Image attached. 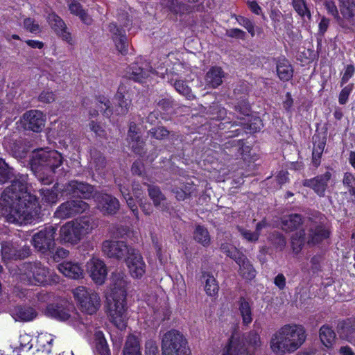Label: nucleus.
<instances>
[{
  "instance_id": "a19ab883",
  "label": "nucleus",
  "mask_w": 355,
  "mask_h": 355,
  "mask_svg": "<svg viewBox=\"0 0 355 355\" xmlns=\"http://www.w3.org/2000/svg\"><path fill=\"white\" fill-rule=\"evenodd\" d=\"M123 355H141L140 345L135 336L128 337L123 349Z\"/></svg>"
},
{
  "instance_id": "e2e57ef3",
  "label": "nucleus",
  "mask_w": 355,
  "mask_h": 355,
  "mask_svg": "<svg viewBox=\"0 0 355 355\" xmlns=\"http://www.w3.org/2000/svg\"><path fill=\"white\" fill-rule=\"evenodd\" d=\"M353 89V85H348L345 87L339 94L338 102L340 105H345L348 100V97Z\"/></svg>"
},
{
  "instance_id": "f704fd0d",
  "label": "nucleus",
  "mask_w": 355,
  "mask_h": 355,
  "mask_svg": "<svg viewBox=\"0 0 355 355\" xmlns=\"http://www.w3.org/2000/svg\"><path fill=\"white\" fill-rule=\"evenodd\" d=\"M196 191V187L190 182L181 184L173 189L175 198L178 200H184L189 198Z\"/></svg>"
},
{
  "instance_id": "9d476101",
  "label": "nucleus",
  "mask_w": 355,
  "mask_h": 355,
  "mask_svg": "<svg viewBox=\"0 0 355 355\" xmlns=\"http://www.w3.org/2000/svg\"><path fill=\"white\" fill-rule=\"evenodd\" d=\"M118 20L120 23L119 26L115 23L109 24V32L116 50L121 55H126L128 52V41L123 27L128 25V16L126 13L122 14L119 17Z\"/></svg>"
},
{
  "instance_id": "9b49d317",
  "label": "nucleus",
  "mask_w": 355,
  "mask_h": 355,
  "mask_svg": "<svg viewBox=\"0 0 355 355\" xmlns=\"http://www.w3.org/2000/svg\"><path fill=\"white\" fill-rule=\"evenodd\" d=\"M45 313L46 315L57 320L62 321L68 320L69 324L79 329H82V326L85 325L83 319L78 313L72 311V314H71L69 311L64 309L62 306L49 304L46 307Z\"/></svg>"
},
{
  "instance_id": "864d4df0",
  "label": "nucleus",
  "mask_w": 355,
  "mask_h": 355,
  "mask_svg": "<svg viewBox=\"0 0 355 355\" xmlns=\"http://www.w3.org/2000/svg\"><path fill=\"white\" fill-rule=\"evenodd\" d=\"M92 161L91 165L92 167L95 168L96 171H100L105 166V157L102 156V155L96 151L94 150L91 153Z\"/></svg>"
},
{
  "instance_id": "bf43d9fd",
  "label": "nucleus",
  "mask_w": 355,
  "mask_h": 355,
  "mask_svg": "<svg viewBox=\"0 0 355 355\" xmlns=\"http://www.w3.org/2000/svg\"><path fill=\"white\" fill-rule=\"evenodd\" d=\"M174 87L178 92L187 98L191 99L193 97L191 89L183 81L176 80L174 83Z\"/></svg>"
},
{
  "instance_id": "79ce46f5",
  "label": "nucleus",
  "mask_w": 355,
  "mask_h": 355,
  "mask_svg": "<svg viewBox=\"0 0 355 355\" xmlns=\"http://www.w3.org/2000/svg\"><path fill=\"white\" fill-rule=\"evenodd\" d=\"M202 278L205 282V291L210 296H215L219 290L218 284L214 277L209 272H205Z\"/></svg>"
},
{
  "instance_id": "5701e85b",
  "label": "nucleus",
  "mask_w": 355,
  "mask_h": 355,
  "mask_svg": "<svg viewBox=\"0 0 355 355\" xmlns=\"http://www.w3.org/2000/svg\"><path fill=\"white\" fill-rule=\"evenodd\" d=\"M236 109L239 110L241 113L244 116V117L241 118V121L239 122V125H243L244 128L249 129L254 132L259 131L262 128L263 123L259 117L254 118V121L251 122L252 117L250 116V109L247 103H245L242 107L237 105Z\"/></svg>"
},
{
  "instance_id": "4468645a",
  "label": "nucleus",
  "mask_w": 355,
  "mask_h": 355,
  "mask_svg": "<svg viewBox=\"0 0 355 355\" xmlns=\"http://www.w3.org/2000/svg\"><path fill=\"white\" fill-rule=\"evenodd\" d=\"M89 205L82 200H72L61 204L54 213L55 217L64 219L87 210Z\"/></svg>"
},
{
  "instance_id": "cd10ccee",
  "label": "nucleus",
  "mask_w": 355,
  "mask_h": 355,
  "mask_svg": "<svg viewBox=\"0 0 355 355\" xmlns=\"http://www.w3.org/2000/svg\"><path fill=\"white\" fill-rule=\"evenodd\" d=\"M11 315L15 320L28 322L36 318L37 312L32 307L18 306L11 310Z\"/></svg>"
},
{
  "instance_id": "4be33fe9",
  "label": "nucleus",
  "mask_w": 355,
  "mask_h": 355,
  "mask_svg": "<svg viewBox=\"0 0 355 355\" xmlns=\"http://www.w3.org/2000/svg\"><path fill=\"white\" fill-rule=\"evenodd\" d=\"M63 191L66 195L78 196L85 199L95 196H93V187L91 185L76 180L67 183L64 186Z\"/></svg>"
},
{
  "instance_id": "69168bd1",
  "label": "nucleus",
  "mask_w": 355,
  "mask_h": 355,
  "mask_svg": "<svg viewBox=\"0 0 355 355\" xmlns=\"http://www.w3.org/2000/svg\"><path fill=\"white\" fill-rule=\"evenodd\" d=\"M150 135L157 139H163L168 135V131L164 127L153 128L150 131Z\"/></svg>"
},
{
  "instance_id": "dca6fc26",
  "label": "nucleus",
  "mask_w": 355,
  "mask_h": 355,
  "mask_svg": "<svg viewBox=\"0 0 355 355\" xmlns=\"http://www.w3.org/2000/svg\"><path fill=\"white\" fill-rule=\"evenodd\" d=\"M129 273L133 278H141L146 272V263L141 254L133 248L125 259Z\"/></svg>"
},
{
  "instance_id": "3c124183",
  "label": "nucleus",
  "mask_w": 355,
  "mask_h": 355,
  "mask_svg": "<svg viewBox=\"0 0 355 355\" xmlns=\"http://www.w3.org/2000/svg\"><path fill=\"white\" fill-rule=\"evenodd\" d=\"M148 195L155 207L161 206L165 200L164 196L157 187L149 186Z\"/></svg>"
},
{
  "instance_id": "ddd939ff",
  "label": "nucleus",
  "mask_w": 355,
  "mask_h": 355,
  "mask_svg": "<svg viewBox=\"0 0 355 355\" xmlns=\"http://www.w3.org/2000/svg\"><path fill=\"white\" fill-rule=\"evenodd\" d=\"M29 248L22 241H6L1 244V255L4 262L8 260L22 259L29 254Z\"/></svg>"
},
{
  "instance_id": "7c9ffc66",
  "label": "nucleus",
  "mask_w": 355,
  "mask_h": 355,
  "mask_svg": "<svg viewBox=\"0 0 355 355\" xmlns=\"http://www.w3.org/2000/svg\"><path fill=\"white\" fill-rule=\"evenodd\" d=\"M338 333L341 338L353 343L354 339L353 334L355 333V320L347 319L340 322Z\"/></svg>"
},
{
  "instance_id": "a878e982",
  "label": "nucleus",
  "mask_w": 355,
  "mask_h": 355,
  "mask_svg": "<svg viewBox=\"0 0 355 355\" xmlns=\"http://www.w3.org/2000/svg\"><path fill=\"white\" fill-rule=\"evenodd\" d=\"M144 65L147 66L146 64L144 63L141 64L139 63L132 64L128 68L126 76L129 79H132L135 81L142 82L144 79L147 78L151 73V70L148 68H145Z\"/></svg>"
},
{
  "instance_id": "5fc2aeb1",
  "label": "nucleus",
  "mask_w": 355,
  "mask_h": 355,
  "mask_svg": "<svg viewBox=\"0 0 355 355\" xmlns=\"http://www.w3.org/2000/svg\"><path fill=\"white\" fill-rule=\"evenodd\" d=\"M220 249L227 256L233 259L235 261L243 255L234 246L228 243L222 244Z\"/></svg>"
},
{
  "instance_id": "6e6d98bb",
  "label": "nucleus",
  "mask_w": 355,
  "mask_h": 355,
  "mask_svg": "<svg viewBox=\"0 0 355 355\" xmlns=\"http://www.w3.org/2000/svg\"><path fill=\"white\" fill-rule=\"evenodd\" d=\"M293 6L295 10L302 17L306 16L310 18L311 13L308 10L304 0H293Z\"/></svg>"
},
{
  "instance_id": "c9c22d12",
  "label": "nucleus",
  "mask_w": 355,
  "mask_h": 355,
  "mask_svg": "<svg viewBox=\"0 0 355 355\" xmlns=\"http://www.w3.org/2000/svg\"><path fill=\"white\" fill-rule=\"evenodd\" d=\"M69 9L71 14L78 16L83 23L90 25L92 23V17L83 8L80 3L72 1L69 3Z\"/></svg>"
},
{
  "instance_id": "a18cd8bd",
  "label": "nucleus",
  "mask_w": 355,
  "mask_h": 355,
  "mask_svg": "<svg viewBox=\"0 0 355 355\" xmlns=\"http://www.w3.org/2000/svg\"><path fill=\"white\" fill-rule=\"evenodd\" d=\"M40 194L43 202L52 205L55 203L58 200V187H53L51 189H41Z\"/></svg>"
},
{
  "instance_id": "0e129e2a",
  "label": "nucleus",
  "mask_w": 355,
  "mask_h": 355,
  "mask_svg": "<svg viewBox=\"0 0 355 355\" xmlns=\"http://www.w3.org/2000/svg\"><path fill=\"white\" fill-rule=\"evenodd\" d=\"M39 101L45 103H50L55 101V94L52 91L49 89L43 90L41 94L39 95Z\"/></svg>"
},
{
  "instance_id": "412c9836",
  "label": "nucleus",
  "mask_w": 355,
  "mask_h": 355,
  "mask_svg": "<svg viewBox=\"0 0 355 355\" xmlns=\"http://www.w3.org/2000/svg\"><path fill=\"white\" fill-rule=\"evenodd\" d=\"M94 198L97 203V208L103 214H114L119 209V200L111 195L98 193L95 195Z\"/></svg>"
},
{
  "instance_id": "37998d69",
  "label": "nucleus",
  "mask_w": 355,
  "mask_h": 355,
  "mask_svg": "<svg viewBox=\"0 0 355 355\" xmlns=\"http://www.w3.org/2000/svg\"><path fill=\"white\" fill-rule=\"evenodd\" d=\"M302 223V218L299 214H291L282 219V227L285 231H293Z\"/></svg>"
},
{
  "instance_id": "f3484780",
  "label": "nucleus",
  "mask_w": 355,
  "mask_h": 355,
  "mask_svg": "<svg viewBox=\"0 0 355 355\" xmlns=\"http://www.w3.org/2000/svg\"><path fill=\"white\" fill-rule=\"evenodd\" d=\"M56 229L50 226L40 231L33 237L34 247L42 252L50 250L54 245V236Z\"/></svg>"
},
{
  "instance_id": "f03ea898",
  "label": "nucleus",
  "mask_w": 355,
  "mask_h": 355,
  "mask_svg": "<svg viewBox=\"0 0 355 355\" xmlns=\"http://www.w3.org/2000/svg\"><path fill=\"white\" fill-rule=\"evenodd\" d=\"M128 284V277L123 272H114L107 294L108 315L111 322L120 329L126 327L128 318L125 303Z\"/></svg>"
},
{
  "instance_id": "0eeeda50",
  "label": "nucleus",
  "mask_w": 355,
  "mask_h": 355,
  "mask_svg": "<svg viewBox=\"0 0 355 355\" xmlns=\"http://www.w3.org/2000/svg\"><path fill=\"white\" fill-rule=\"evenodd\" d=\"M94 225L86 217H82L66 223L60 227V236L62 241L77 243L86 235L90 234Z\"/></svg>"
},
{
  "instance_id": "2eb2a0df",
  "label": "nucleus",
  "mask_w": 355,
  "mask_h": 355,
  "mask_svg": "<svg viewBox=\"0 0 355 355\" xmlns=\"http://www.w3.org/2000/svg\"><path fill=\"white\" fill-rule=\"evenodd\" d=\"M133 248L124 241L106 240L102 243V251L109 258L116 259H125Z\"/></svg>"
},
{
  "instance_id": "680f3d73",
  "label": "nucleus",
  "mask_w": 355,
  "mask_h": 355,
  "mask_svg": "<svg viewBox=\"0 0 355 355\" xmlns=\"http://www.w3.org/2000/svg\"><path fill=\"white\" fill-rule=\"evenodd\" d=\"M325 146V142L324 141L319 142L318 144H314L313 150V159L315 164H318V160L320 158V156L324 150Z\"/></svg>"
},
{
  "instance_id": "423d86ee",
  "label": "nucleus",
  "mask_w": 355,
  "mask_h": 355,
  "mask_svg": "<svg viewBox=\"0 0 355 355\" xmlns=\"http://www.w3.org/2000/svg\"><path fill=\"white\" fill-rule=\"evenodd\" d=\"M246 344L256 349L261 345L260 336L255 331H250L243 338L238 334H233L222 355H253L246 347Z\"/></svg>"
},
{
  "instance_id": "4c0bfd02",
  "label": "nucleus",
  "mask_w": 355,
  "mask_h": 355,
  "mask_svg": "<svg viewBox=\"0 0 355 355\" xmlns=\"http://www.w3.org/2000/svg\"><path fill=\"white\" fill-rule=\"evenodd\" d=\"M128 184L124 182L123 184L119 183L120 191L125 200L128 207L130 209L133 214L137 218H139V211L137 209V203L135 200L131 196L129 189L126 187Z\"/></svg>"
},
{
  "instance_id": "f257e3e1",
  "label": "nucleus",
  "mask_w": 355,
  "mask_h": 355,
  "mask_svg": "<svg viewBox=\"0 0 355 355\" xmlns=\"http://www.w3.org/2000/svg\"><path fill=\"white\" fill-rule=\"evenodd\" d=\"M27 179L25 175L15 177L11 185L1 193L0 216L8 223L20 225L31 223L38 214L40 206L36 196L31 193Z\"/></svg>"
},
{
  "instance_id": "aec40b11",
  "label": "nucleus",
  "mask_w": 355,
  "mask_h": 355,
  "mask_svg": "<svg viewBox=\"0 0 355 355\" xmlns=\"http://www.w3.org/2000/svg\"><path fill=\"white\" fill-rule=\"evenodd\" d=\"M46 20L57 35L70 45L74 44L71 33L69 31L64 21L55 12H51L46 17Z\"/></svg>"
},
{
  "instance_id": "b1692460",
  "label": "nucleus",
  "mask_w": 355,
  "mask_h": 355,
  "mask_svg": "<svg viewBox=\"0 0 355 355\" xmlns=\"http://www.w3.org/2000/svg\"><path fill=\"white\" fill-rule=\"evenodd\" d=\"M59 271L64 276L73 279H79L83 277L84 270L76 262L64 261L58 265Z\"/></svg>"
},
{
  "instance_id": "1a4fd4ad",
  "label": "nucleus",
  "mask_w": 355,
  "mask_h": 355,
  "mask_svg": "<svg viewBox=\"0 0 355 355\" xmlns=\"http://www.w3.org/2000/svg\"><path fill=\"white\" fill-rule=\"evenodd\" d=\"M162 348V355H188L187 340L176 330L168 331L163 336Z\"/></svg>"
},
{
  "instance_id": "603ef678",
  "label": "nucleus",
  "mask_w": 355,
  "mask_h": 355,
  "mask_svg": "<svg viewBox=\"0 0 355 355\" xmlns=\"http://www.w3.org/2000/svg\"><path fill=\"white\" fill-rule=\"evenodd\" d=\"M23 27L26 31L33 34H38L42 32V27L39 23L31 17L24 19Z\"/></svg>"
},
{
  "instance_id": "39448f33",
  "label": "nucleus",
  "mask_w": 355,
  "mask_h": 355,
  "mask_svg": "<svg viewBox=\"0 0 355 355\" xmlns=\"http://www.w3.org/2000/svg\"><path fill=\"white\" fill-rule=\"evenodd\" d=\"M10 273L20 282L33 286L58 283L59 276L40 261L26 262L19 267L8 266Z\"/></svg>"
},
{
  "instance_id": "473e14b6",
  "label": "nucleus",
  "mask_w": 355,
  "mask_h": 355,
  "mask_svg": "<svg viewBox=\"0 0 355 355\" xmlns=\"http://www.w3.org/2000/svg\"><path fill=\"white\" fill-rule=\"evenodd\" d=\"M277 73L280 80L288 81L293 77V69L289 62L282 58L277 61Z\"/></svg>"
},
{
  "instance_id": "a211bd4d",
  "label": "nucleus",
  "mask_w": 355,
  "mask_h": 355,
  "mask_svg": "<svg viewBox=\"0 0 355 355\" xmlns=\"http://www.w3.org/2000/svg\"><path fill=\"white\" fill-rule=\"evenodd\" d=\"M86 268L89 277L95 284L98 285L104 284L107 275V270L103 261L92 257L87 262Z\"/></svg>"
},
{
  "instance_id": "bb28decb",
  "label": "nucleus",
  "mask_w": 355,
  "mask_h": 355,
  "mask_svg": "<svg viewBox=\"0 0 355 355\" xmlns=\"http://www.w3.org/2000/svg\"><path fill=\"white\" fill-rule=\"evenodd\" d=\"M225 73L219 67H211L206 73L205 81L207 88H216L223 83Z\"/></svg>"
},
{
  "instance_id": "052dcab7",
  "label": "nucleus",
  "mask_w": 355,
  "mask_h": 355,
  "mask_svg": "<svg viewBox=\"0 0 355 355\" xmlns=\"http://www.w3.org/2000/svg\"><path fill=\"white\" fill-rule=\"evenodd\" d=\"M53 341V338L52 335L49 334H41L39 335L37 338V343L44 347L46 348L47 350H49Z\"/></svg>"
},
{
  "instance_id": "4d7b16f0",
  "label": "nucleus",
  "mask_w": 355,
  "mask_h": 355,
  "mask_svg": "<svg viewBox=\"0 0 355 355\" xmlns=\"http://www.w3.org/2000/svg\"><path fill=\"white\" fill-rule=\"evenodd\" d=\"M324 5L327 12L334 17L337 24L340 26V19H342V15L340 16L339 15L335 3L332 0H325Z\"/></svg>"
},
{
  "instance_id": "7ed1b4c3",
  "label": "nucleus",
  "mask_w": 355,
  "mask_h": 355,
  "mask_svg": "<svg viewBox=\"0 0 355 355\" xmlns=\"http://www.w3.org/2000/svg\"><path fill=\"white\" fill-rule=\"evenodd\" d=\"M306 338V331L302 325L285 324L272 335L270 347L277 355L291 354L302 345Z\"/></svg>"
},
{
  "instance_id": "2f4dec72",
  "label": "nucleus",
  "mask_w": 355,
  "mask_h": 355,
  "mask_svg": "<svg viewBox=\"0 0 355 355\" xmlns=\"http://www.w3.org/2000/svg\"><path fill=\"white\" fill-rule=\"evenodd\" d=\"M236 263L239 266V272L246 280H251L256 276V270L243 254L236 259Z\"/></svg>"
},
{
  "instance_id": "c85d7f7f",
  "label": "nucleus",
  "mask_w": 355,
  "mask_h": 355,
  "mask_svg": "<svg viewBox=\"0 0 355 355\" xmlns=\"http://www.w3.org/2000/svg\"><path fill=\"white\" fill-rule=\"evenodd\" d=\"M128 140L132 150L137 154H141L143 148V141L141 139L138 128L135 123L130 124Z\"/></svg>"
},
{
  "instance_id": "de8ad7c7",
  "label": "nucleus",
  "mask_w": 355,
  "mask_h": 355,
  "mask_svg": "<svg viewBox=\"0 0 355 355\" xmlns=\"http://www.w3.org/2000/svg\"><path fill=\"white\" fill-rule=\"evenodd\" d=\"M194 239L204 246L210 243V236L207 230L200 225H198L194 231Z\"/></svg>"
},
{
  "instance_id": "09e8293b",
  "label": "nucleus",
  "mask_w": 355,
  "mask_h": 355,
  "mask_svg": "<svg viewBox=\"0 0 355 355\" xmlns=\"http://www.w3.org/2000/svg\"><path fill=\"white\" fill-rule=\"evenodd\" d=\"M15 176L14 170L3 159H0V184L6 182Z\"/></svg>"
},
{
  "instance_id": "6ab92c4d",
  "label": "nucleus",
  "mask_w": 355,
  "mask_h": 355,
  "mask_svg": "<svg viewBox=\"0 0 355 355\" xmlns=\"http://www.w3.org/2000/svg\"><path fill=\"white\" fill-rule=\"evenodd\" d=\"M21 123L25 129L39 132L44 126L45 116L41 111L31 110L23 114Z\"/></svg>"
},
{
  "instance_id": "393cba45",
  "label": "nucleus",
  "mask_w": 355,
  "mask_h": 355,
  "mask_svg": "<svg viewBox=\"0 0 355 355\" xmlns=\"http://www.w3.org/2000/svg\"><path fill=\"white\" fill-rule=\"evenodd\" d=\"M330 178L331 173L327 172L324 175L316 177L314 179L304 180L303 185L311 187L316 193L320 196H322L324 194L327 183Z\"/></svg>"
},
{
  "instance_id": "774afa93",
  "label": "nucleus",
  "mask_w": 355,
  "mask_h": 355,
  "mask_svg": "<svg viewBox=\"0 0 355 355\" xmlns=\"http://www.w3.org/2000/svg\"><path fill=\"white\" fill-rule=\"evenodd\" d=\"M146 355H159V350L156 343L148 340L146 343Z\"/></svg>"
},
{
  "instance_id": "49530a36",
  "label": "nucleus",
  "mask_w": 355,
  "mask_h": 355,
  "mask_svg": "<svg viewBox=\"0 0 355 355\" xmlns=\"http://www.w3.org/2000/svg\"><path fill=\"white\" fill-rule=\"evenodd\" d=\"M239 309L242 317L243 324H250L252 320L251 307L248 302L243 297L240 298L239 301Z\"/></svg>"
},
{
  "instance_id": "13d9d810",
  "label": "nucleus",
  "mask_w": 355,
  "mask_h": 355,
  "mask_svg": "<svg viewBox=\"0 0 355 355\" xmlns=\"http://www.w3.org/2000/svg\"><path fill=\"white\" fill-rule=\"evenodd\" d=\"M166 5L172 12L176 14L182 15L186 12H189V8L183 3H175L174 0H166Z\"/></svg>"
},
{
  "instance_id": "58836bf2",
  "label": "nucleus",
  "mask_w": 355,
  "mask_h": 355,
  "mask_svg": "<svg viewBox=\"0 0 355 355\" xmlns=\"http://www.w3.org/2000/svg\"><path fill=\"white\" fill-rule=\"evenodd\" d=\"M266 226V222L262 220L257 223L254 232H252L249 230L243 227H239V231L241 233L243 238L245 239L246 241L249 242H256L259 239L260 231Z\"/></svg>"
},
{
  "instance_id": "ea45409f",
  "label": "nucleus",
  "mask_w": 355,
  "mask_h": 355,
  "mask_svg": "<svg viewBox=\"0 0 355 355\" xmlns=\"http://www.w3.org/2000/svg\"><path fill=\"white\" fill-rule=\"evenodd\" d=\"M94 343L96 352L101 355H110V351L104 334L101 331H96L94 334Z\"/></svg>"
},
{
  "instance_id": "72a5a7b5",
  "label": "nucleus",
  "mask_w": 355,
  "mask_h": 355,
  "mask_svg": "<svg viewBox=\"0 0 355 355\" xmlns=\"http://www.w3.org/2000/svg\"><path fill=\"white\" fill-rule=\"evenodd\" d=\"M320 339L327 349L333 347L336 342V334L334 330L327 325L321 327L319 333Z\"/></svg>"
},
{
  "instance_id": "c03bdc74",
  "label": "nucleus",
  "mask_w": 355,
  "mask_h": 355,
  "mask_svg": "<svg viewBox=\"0 0 355 355\" xmlns=\"http://www.w3.org/2000/svg\"><path fill=\"white\" fill-rule=\"evenodd\" d=\"M126 92V87L123 85L119 87L116 98L118 100L120 110H117L119 114H124L128 112L130 105V101L125 98L124 93Z\"/></svg>"
},
{
  "instance_id": "20e7f679",
  "label": "nucleus",
  "mask_w": 355,
  "mask_h": 355,
  "mask_svg": "<svg viewBox=\"0 0 355 355\" xmlns=\"http://www.w3.org/2000/svg\"><path fill=\"white\" fill-rule=\"evenodd\" d=\"M62 157L54 150L38 149L33 152L31 167L36 178L44 184H49L59 172Z\"/></svg>"
},
{
  "instance_id": "8fccbe9b",
  "label": "nucleus",
  "mask_w": 355,
  "mask_h": 355,
  "mask_svg": "<svg viewBox=\"0 0 355 355\" xmlns=\"http://www.w3.org/2000/svg\"><path fill=\"white\" fill-rule=\"evenodd\" d=\"M304 232H296L291 239L292 250L294 254H298L302 249L305 241Z\"/></svg>"
},
{
  "instance_id": "c756f323",
  "label": "nucleus",
  "mask_w": 355,
  "mask_h": 355,
  "mask_svg": "<svg viewBox=\"0 0 355 355\" xmlns=\"http://www.w3.org/2000/svg\"><path fill=\"white\" fill-rule=\"evenodd\" d=\"M329 232L322 225H315L310 228L307 242L309 244L315 245L328 238Z\"/></svg>"
},
{
  "instance_id": "338daca9",
  "label": "nucleus",
  "mask_w": 355,
  "mask_h": 355,
  "mask_svg": "<svg viewBox=\"0 0 355 355\" xmlns=\"http://www.w3.org/2000/svg\"><path fill=\"white\" fill-rule=\"evenodd\" d=\"M238 21L239 24L243 26L252 37L254 35V26L250 20L241 17L240 19H238Z\"/></svg>"
},
{
  "instance_id": "6e6552de",
  "label": "nucleus",
  "mask_w": 355,
  "mask_h": 355,
  "mask_svg": "<svg viewBox=\"0 0 355 355\" xmlns=\"http://www.w3.org/2000/svg\"><path fill=\"white\" fill-rule=\"evenodd\" d=\"M72 293L82 312L92 315L100 308L101 298L95 291L86 286H80L74 288Z\"/></svg>"
},
{
  "instance_id": "f8f14e48",
  "label": "nucleus",
  "mask_w": 355,
  "mask_h": 355,
  "mask_svg": "<svg viewBox=\"0 0 355 355\" xmlns=\"http://www.w3.org/2000/svg\"><path fill=\"white\" fill-rule=\"evenodd\" d=\"M342 19L340 28L344 33L355 31V0H338Z\"/></svg>"
},
{
  "instance_id": "e433bc0d",
  "label": "nucleus",
  "mask_w": 355,
  "mask_h": 355,
  "mask_svg": "<svg viewBox=\"0 0 355 355\" xmlns=\"http://www.w3.org/2000/svg\"><path fill=\"white\" fill-rule=\"evenodd\" d=\"M146 304L148 306V315H150L153 320H163L162 317V310L159 308V304L157 303V297L155 295L153 294L149 295L146 299Z\"/></svg>"
}]
</instances>
